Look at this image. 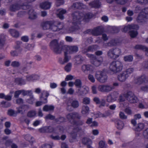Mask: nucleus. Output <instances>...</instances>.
I'll use <instances>...</instances> for the list:
<instances>
[{"label":"nucleus","mask_w":148,"mask_h":148,"mask_svg":"<svg viewBox=\"0 0 148 148\" xmlns=\"http://www.w3.org/2000/svg\"><path fill=\"white\" fill-rule=\"evenodd\" d=\"M80 116L79 114L76 112L71 113L68 114L66 115V118L70 122H73L74 126L73 132L71 133V135L73 138H75L76 137V133L79 131L80 128L78 125H82L83 123L82 121L77 123L74 121V119L76 118L79 119Z\"/></svg>","instance_id":"f257e3e1"},{"label":"nucleus","mask_w":148,"mask_h":148,"mask_svg":"<svg viewBox=\"0 0 148 148\" xmlns=\"http://www.w3.org/2000/svg\"><path fill=\"white\" fill-rule=\"evenodd\" d=\"M73 18V24L75 25V24H77L79 22L82 21L87 22L88 19L91 18L93 16V15L91 13L84 14L81 12L79 13L75 12L72 14Z\"/></svg>","instance_id":"f03ea898"},{"label":"nucleus","mask_w":148,"mask_h":148,"mask_svg":"<svg viewBox=\"0 0 148 148\" xmlns=\"http://www.w3.org/2000/svg\"><path fill=\"white\" fill-rule=\"evenodd\" d=\"M49 46L51 49L56 53H60L62 51V49L64 48V46L60 45L58 41L56 39L52 40L50 43Z\"/></svg>","instance_id":"7ed1b4c3"},{"label":"nucleus","mask_w":148,"mask_h":148,"mask_svg":"<svg viewBox=\"0 0 148 148\" xmlns=\"http://www.w3.org/2000/svg\"><path fill=\"white\" fill-rule=\"evenodd\" d=\"M95 76L97 80L101 83L106 82L108 79L107 73L104 70L97 71L95 73Z\"/></svg>","instance_id":"20e7f679"},{"label":"nucleus","mask_w":148,"mask_h":148,"mask_svg":"<svg viewBox=\"0 0 148 148\" xmlns=\"http://www.w3.org/2000/svg\"><path fill=\"white\" fill-rule=\"evenodd\" d=\"M122 63L119 61H113L110 63L109 66L110 70L112 72L116 73L121 71L123 69Z\"/></svg>","instance_id":"39448f33"},{"label":"nucleus","mask_w":148,"mask_h":148,"mask_svg":"<svg viewBox=\"0 0 148 148\" xmlns=\"http://www.w3.org/2000/svg\"><path fill=\"white\" fill-rule=\"evenodd\" d=\"M148 18V8L143 9L140 12L137 18L138 23H143L147 21Z\"/></svg>","instance_id":"423d86ee"},{"label":"nucleus","mask_w":148,"mask_h":148,"mask_svg":"<svg viewBox=\"0 0 148 148\" xmlns=\"http://www.w3.org/2000/svg\"><path fill=\"white\" fill-rule=\"evenodd\" d=\"M86 55L90 58L91 63L95 66H99L103 62V59L102 58H96L95 56L94 55L90 54L87 53Z\"/></svg>","instance_id":"0eeeda50"},{"label":"nucleus","mask_w":148,"mask_h":148,"mask_svg":"<svg viewBox=\"0 0 148 148\" xmlns=\"http://www.w3.org/2000/svg\"><path fill=\"white\" fill-rule=\"evenodd\" d=\"M121 53V50L118 48L110 49L108 52V55L111 58L115 59L118 58Z\"/></svg>","instance_id":"6e6552de"},{"label":"nucleus","mask_w":148,"mask_h":148,"mask_svg":"<svg viewBox=\"0 0 148 148\" xmlns=\"http://www.w3.org/2000/svg\"><path fill=\"white\" fill-rule=\"evenodd\" d=\"M113 89L112 86L108 84L100 85L98 87V90L101 92H108L111 91Z\"/></svg>","instance_id":"1a4fd4ad"},{"label":"nucleus","mask_w":148,"mask_h":148,"mask_svg":"<svg viewBox=\"0 0 148 148\" xmlns=\"http://www.w3.org/2000/svg\"><path fill=\"white\" fill-rule=\"evenodd\" d=\"M126 99L131 103H136L138 101L137 97L135 96L132 92L131 91L127 93Z\"/></svg>","instance_id":"9d476101"},{"label":"nucleus","mask_w":148,"mask_h":148,"mask_svg":"<svg viewBox=\"0 0 148 148\" xmlns=\"http://www.w3.org/2000/svg\"><path fill=\"white\" fill-rule=\"evenodd\" d=\"M82 71L84 73H86L87 71H89L90 73H92L95 70L94 66L90 64H84L82 66Z\"/></svg>","instance_id":"9b49d317"},{"label":"nucleus","mask_w":148,"mask_h":148,"mask_svg":"<svg viewBox=\"0 0 148 148\" xmlns=\"http://www.w3.org/2000/svg\"><path fill=\"white\" fill-rule=\"evenodd\" d=\"M27 7H28V6L26 4L22 6H20L18 4H15L11 5L10 9L11 11L15 12L19 10L20 9L25 10Z\"/></svg>","instance_id":"f8f14e48"},{"label":"nucleus","mask_w":148,"mask_h":148,"mask_svg":"<svg viewBox=\"0 0 148 148\" xmlns=\"http://www.w3.org/2000/svg\"><path fill=\"white\" fill-rule=\"evenodd\" d=\"M86 33L92 34L94 36L100 35L102 32V29L100 27H97L93 30L88 29L86 32Z\"/></svg>","instance_id":"ddd939ff"},{"label":"nucleus","mask_w":148,"mask_h":148,"mask_svg":"<svg viewBox=\"0 0 148 148\" xmlns=\"http://www.w3.org/2000/svg\"><path fill=\"white\" fill-rule=\"evenodd\" d=\"M64 48L66 49V52L69 54H73L77 52L78 50V47L77 46H65Z\"/></svg>","instance_id":"4468645a"},{"label":"nucleus","mask_w":148,"mask_h":148,"mask_svg":"<svg viewBox=\"0 0 148 148\" xmlns=\"http://www.w3.org/2000/svg\"><path fill=\"white\" fill-rule=\"evenodd\" d=\"M139 28V26L136 25L132 24L127 25L122 30L123 32H126L131 29L137 30Z\"/></svg>","instance_id":"2eb2a0df"},{"label":"nucleus","mask_w":148,"mask_h":148,"mask_svg":"<svg viewBox=\"0 0 148 148\" xmlns=\"http://www.w3.org/2000/svg\"><path fill=\"white\" fill-rule=\"evenodd\" d=\"M128 75L124 71L119 73L117 76L118 80L121 82H124L128 78Z\"/></svg>","instance_id":"dca6fc26"},{"label":"nucleus","mask_w":148,"mask_h":148,"mask_svg":"<svg viewBox=\"0 0 148 148\" xmlns=\"http://www.w3.org/2000/svg\"><path fill=\"white\" fill-rule=\"evenodd\" d=\"M135 48L136 49H140L144 51H145L146 55L147 56H148V47H147L145 46H143L141 45H137L135 46ZM146 64L147 65L145 66V67L148 68V62L146 63Z\"/></svg>","instance_id":"f3484780"},{"label":"nucleus","mask_w":148,"mask_h":148,"mask_svg":"<svg viewBox=\"0 0 148 148\" xmlns=\"http://www.w3.org/2000/svg\"><path fill=\"white\" fill-rule=\"evenodd\" d=\"M54 130V129L51 126H45L38 130L39 131L42 133L52 132Z\"/></svg>","instance_id":"a211bd4d"},{"label":"nucleus","mask_w":148,"mask_h":148,"mask_svg":"<svg viewBox=\"0 0 148 148\" xmlns=\"http://www.w3.org/2000/svg\"><path fill=\"white\" fill-rule=\"evenodd\" d=\"M89 88L86 86H83L78 89L77 92L79 95L85 94L87 93L89 91Z\"/></svg>","instance_id":"6ab92c4d"},{"label":"nucleus","mask_w":148,"mask_h":148,"mask_svg":"<svg viewBox=\"0 0 148 148\" xmlns=\"http://www.w3.org/2000/svg\"><path fill=\"white\" fill-rule=\"evenodd\" d=\"M83 61V57L80 55H78L75 56L74 61L75 62L74 64L77 66L82 62Z\"/></svg>","instance_id":"aec40b11"},{"label":"nucleus","mask_w":148,"mask_h":148,"mask_svg":"<svg viewBox=\"0 0 148 148\" xmlns=\"http://www.w3.org/2000/svg\"><path fill=\"white\" fill-rule=\"evenodd\" d=\"M146 77L145 75L137 78H135L134 80V83L138 85H139L145 82L146 80Z\"/></svg>","instance_id":"412c9836"},{"label":"nucleus","mask_w":148,"mask_h":148,"mask_svg":"<svg viewBox=\"0 0 148 148\" xmlns=\"http://www.w3.org/2000/svg\"><path fill=\"white\" fill-rule=\"evenodd\" d=\"M53 24V21H47L42 23L41 26L44 29H50L51 25Z\"/></svg>","instance_id":"4be33fe9"},{"label":"nucleus","mask_w":148,"mask_h":148,"mask_svg":"<svg viewBox=\"0 0 148 148\" xmlns=\"http://www.w3.org/2000/svg\"><path fill=\"white\" fill-rule=\"evenodd\" d=\"M67 104L68 106H70L74 108H78L79 105V102L77 100L72 99H70L68 101Z\"/></svg>","instance_id":"5701e85b"},{"label":"nucleus","mask_w":148,"mask_h":148,"mask_svg":"<svg viewBox=\"0 0 148 148\" xmlns=\"http://www.w3.org/2000/svg\"><path fill=\"white\" fill-rule=\"evenodd\" d=\"M28 18L31 20H34L37 17V15L36 13L35 12L32 8H30L28 11Z\"/></svg>","instance_id":"b1692460"},{"label":"nucleus","mask_w":148,"mask_h":148,"mask_svg":"<svg viewBox=\"0 0 148 148\" xmlns=\"http://www.w3.org/2000/svg\"><path fill=\"white\" fill-rule=\"evenodd\" d=\"M39 79V76L37 75H28L26 76V80L29 82L33 81Z\"/></svg>","instance_id":"393cba45"},{"label":"nucleus","mask_w":148,"mask_h":148,"mask_svg":"<svg viewBox=\"0 0 148 148\" xmlns=\"http://www.w3.org/2000/svg\"><path fill=\"white\" fill-rule=\"evenodd\" d=\"M53 24L51 25H52L50 29L52 31L54 32L56 31L61 29L62 28V27H60L59 26L61 24V23H59L58 25H57L58 24L57 22L53 21Z\"/></svg>","instance_id":"a878e982"},{"label":"nucleus","mask_w":148,"mask_h":148,"mask_svg":"<svg viewBox=\"0 0 148 148\" xmlns=\"http://www.w3.org/2000/svg\"><path fill=\"white\" fill-rule=\"evenodd\" d=\"M51 3L48 1H45L41 3L40 4V7L44 9H48L51 7Z\"/></svg>","instance_id":"bb28decb"},{"label":"nucleus","mask_w":148,"mask_h":148,"mask_svg":"<svg viewBox=\"0 0 148 148\" xmlns=\"http://www.w3.org/2000/svg\"><path fill=\"white\" fill-rule=\"evenodd\" d=\"M98 47L97 45H92L89 47L88 49H84L82 50V52L84 53H87L88 52H92L95 51L97 48Z\"/></svg>","instance_id":"cd10ccee"},{"label":"nucleus","mask_w":148,"mask_h":148,"mask_svg":"<svg viewBox=\"0 0 148 148\" xmlns=\"http://www.w3.org/2000/svg\"><path fill=\"white\" fill-rule=\"evenodd\" d=\"M49 95V93L47 91L45 90H43L42 92L41 93V95L40 96L41 100H42V99L44 98V96L46 97V98H44V101H43L44 103H46L47 102V98Z\"/></svg>","instance_id":"c85d7f7f"},{"label":"nucleus","mask_w":148,"mask_h":148,"mask_svg":"<svg viewBox=\"0 0 148 148\" xmlns=\"http://www.w3.org/2000/svg\"><path fill=\"white\" fill-rule=\"evenodd\" d=\"M115 125L119 130H121L124 127V125L123 122L120 120H117L115 122Z\"/></svg>","instance_id":"c756f323"},{"label":"nucleus","mask_w":148,"mask_h":148,"mask_svg":"<svg viewBox=\"0 0 148 148\" xmlns=\"http://www.w3.org/2000/svg\"><path fill=\"white\" fill-rule=\"evenodd\" d=\"M89 5L91 7L97 8L100 7L101 3L99 1L96 0L89 3Z\"/></svg>","instance_id":"7c9ffc66"},{"label":"nucleus","mask_w":148,"mask_h":148,"mask_svg":"<svg viewBox=\"0 0 148 148\" xmlns=\"http://www.w3.org/2000/svg\"><path fill=\"white\" fill-rule=\"evenodd\" d=\"M58 13L57 14V15L59 18L61 19H63L64 18L63 14L66 12V10L65 9H60L58 10Z\"/></svg>","instance_id":"2f4dec72"},{"label":"nucleus","mask_w":148,"mask_h":148,"mask_svg":"<svg viewBox=\"0 0 148 148\" xmlns=\"http://www.w3.org/2000/svg\"><path fill=\"white\" fill-rule=\"evenodd\" d=\"M72 7L73 8H86L85 5H84L82 3L79 2H76L73 3V5L72 6Z\"/></svg>","instance_id":"473e14b6"},{"label":"nucleus","mask_w":148,"mask_h":148,"mask_svg":"<svg viewBox=\"0 0 148 148\" xmlns=\"http://www.w3.org/2000/svg\"><path fill=\"white\" fill-rule=\"evenodd\" d=\"M89 110V108L87 106H83L82 108L81 112L83 115H87L88 113Z\"/></svg>","instance_id":"72a5a7b5"},{"label":"nucleus","mask_w":148,"mask_h":148,"mask_svg":"<svg viewBox=\"0 0 148 148\" xmlns=\"http://www.w3.org/2000/svg\"><path fill=\"white\" fill-rule=\"evenodd\" d=\"M54 108V106H53L47 105L44 106L43 108V110L46 112L53 111Z\"/></svg>","instance_id":"f704fd0d"},{"label":"nucleus","mask_w":148,"mask_h":148,"mask_svg":"<svg viewBox=\"0 0 148 148\" xmlns=\"http://www.w3.org/2000/svg\"><path fill=\"white\" fill-rule=\"evenodd\" d=\"M145 127V125L143 123H140L138 124L136 127L135 128V130L136 131L140 132Z\"/></svg>","instance_id":"c9c22d12"},{"label":"nucleus","mask_w":148,"mask_h":148,"mask_svg":"<svg viewBox=\"0 0 148 148\" xmlns=\"http://www.w3.org/2000/svg\"><path fill=\"white\" fill-rule=\"evenodd\" d=\"M10 32L11 35L14 37L17 38L19 36L18 32L14 29H10Z\"/></svg>","instance_id":"e433bc0d"},{"label":"nucleus","mask_w":148,"mask_h":148,"mask_svg":"<svg viewBox=\"0 0 148 148\" xmlns=\"http://www.w3.org/2000/svg\"><path fill=\"white\" fill-rule=\"evenodd\" d=\"M82 142L84 144L87 145H91L92 143L91 140L87 138H83L82 139Z\"/></svg>","instance_id":"4c0bfd02"},{"label":"nucleus","mask_w":148,"mask_h":148,"mask_svg":"<svg viewBox=\"0 0 148 148\" xmlns=\"http://www.w3.org/2000/svg\"><path fill=\"white\" fill-rule=\"evenodd\" d=\"M15 81L17 84L19 85H24L25 84V81L21 78H16Z\"/></svg>","instance_id":"58836bf2"},{"label":"nucleus","mask_w":148,"mask_h":148,"mask_svg":"<svg viewBox=\"0 0 148 148\" xmlns=\"http://www.w3.org/2000/svg\"><path fill=\"white\" fill-rule=\"evenodd\" d=\"M21 91L22 95L23 96L27 95H29L30 96L32 94V91L31 90H21Z\"/></svg>","instance_id":"ea45409f"},{"label":"nucleus","mask_w":148,"mask_h":148,"mask_svg":"<svg viewBox=\"0 0 148 148\" xmlns=\"http://www.w3.org/2000/svg\"><path fill=\"white\" fill-rule=\"evenodd\" d=\"M72 67V64L71 63H68L65 66L64 69L67 72L70 71L71 70Z\"/></svg>","instance_id":"a19ab883"},{"label":"nucleus","mask_w":148,"mask_h":148,"mask_svg":"<svg viewBox=\"0 0 148 148\" xmlns=\"http://www.w3.org/2000/svg\"><path fill=\"white\" fill-rule=\"evenodd\" d=\"M69 53H67L66 51L64 52V63L68 62L71 58V56H68L67 55Z\"/></svg>","instance_id":"79ce46f5"},{"label":"nucleus","mask_w":148,"mask_h":148,"mask_svg":"<svg viewBox=\"0 0 148 148\" xmlns=\"http://www.w3.org/2000/svg\"><path fill=\"white\" fill-rule=\"evenodd\" d=\"M8 115L11 116H15L16 115L17 112L15 111L14 110L10 109L8 111Z\"/></svg>","instance_id":"37998d69"},{"label":"nucleus","mask_w":148,"mask_h":148,"mask_svg":"<svg viewBox=\"0 0 148 148\" xmlns=\"http://www.w3.org/2000/svg\"><path fill=\"white\" fill-rule=\"evenodd\" d=\"M127 93L124 94H121L119 96V102L124 101L125 99H126Z\"/></svg>","instance_id":"c03bdc74"},{"label":"nucleus","mask_w":148,"mask_h":148,"mask_svg":"<svg viewBox=\"0 0 148 148\" xmlns=\"http://www.w3.org/2000/svg\"><path fill=\"white\" fill-rule=\"evenodd\" d=\"M106 100L108 102H111L115 101L114 99H113L111 94H109L108 95L106 98Z\"/></svg>","instance_id":"a18cd8bd"},{"label":"nucleus","mask_w":148,"mask_h":148,"mask_svg":"<svg viewBox=\"0 0 148 148\" xmlns=\"http://www.w3.org/2000/svg\"><path fill=\"white\" fill-rule=\"evenodd\" d=\"M138 34L136 30H131L129 33L131 37L133 38L136 37Z\"/></svg>","instance_id":"49530a36"},{"label":"nucleus","mask_w":148,"mask_h":148,"mask_svg":"<svg viewBox=\"0 0 148 148\" xmlns=\"http://www.w3.org/2000/svg\"><path fill=\"white\" fill-rule=\"evenodd\" d=\"M133 59V57L131 55L125 56L124 58V60L126 62H131Z\"/></svg>","instance_id":"de8ad7c7"},{"label":"nucleus","mask_w":148,"mask_h":148,"mask_svg":"<svg viewBox=\"0 0 148 148\" xmlns=\"http://www.w3.org/2000/svg\"><path fill=\"white\" fill-rule=\"evenodd\" d=\"M88 80L91 82L92 83L95 82V78L92 75L90 74L88 75Z\"/></svg>","instance_id":"09e8293b"},{"label":"nucleus","mask_w":148,"mask_h":148,"mask_svg":"<svg viewBox=\"0 0 148 148\" xmlns=\"http://www.w3.org/2000/svg\"><path fill=\"white\" fill-rule=\"evenodd\" d=\"M36 115V112L34 111H31L27 113V116L30 117L35 116Z\"/></svg>","instance_id":"8fccbe9b"},{"label":"nucleus","mask_w":148,"mask_h":148,"mask_svg":"<svg viewBox=\"0 0 148 148\" xmlns=\"http://www.w3.org/2000/svg\"><path fill=\"white\" fill-rule=\"evenodd\" d=\"M25 138V139L31 143H33L34 141V138L31 136L29 135H27Z\"/></svg>","instance_id":"3c124183"},{"label":"nucleus","mask_w":148,"mask_h":148,"mask_svg":"<svg viewBox=\"0 0 148 148\" xmlns=\"http://www.w3.org/2000/svg\"><path fill=\"white\" fill-rule=\"evenodd\" d=\"M75 85L79 89L82 86H81L82 83L80 80L79 79H77L75 80L74 83Z\"/></svg>","instance_id":"603ef678"},{"label":"nucleus","mask_w":148,"mask_h":148,"mask_svg":"<svg viewBox=\"0 0 148 148\" xmlns=\"http://www.w3.org/2000/svg\"><path fill=\"white\" fill-rule=\"evenodd\" d=\"M124 71L126 73L128 77L133 72L134 69L132 68H130L127 69L125 71Z\"/></svg>","instance_id":"864d4df0"},{"label":"nucleus","mask_w":148,"mask_h":148,"mask_svg":"<svg viewBox=\"0 0 148 148\" xmlns=\"http://www.w3.org/2000/svg\"><path fill=\"white\" fill-rule=\"evenodd\" d=\"M1 104L2 105V106L4 107H8L10 106L11 104L10 103L2 101L1 102Z\"/></svg>","instance_id":"5fc2aeb1"},{"label":"nucleus","mask_w":148,"mask_h":148,"mask_svg":"<svg viewBox=\"0 0 148 148\" xmlns=\"http://www.w3.org/2000/svg\"><path fill=\"white\" fill-rule=\"evenodd\" d=\"M138 107L140 108L144 109L147 108L148 106L145 103L141 102L139 103Z\"/></svg>","instance_id":"6e6d98bb"},{"label":"nucleus","mask_w":148,"mask_h":148,"mask_svg":"<svg viewBox=\"0 0 148 148\" xmlns=\"http://www.w3.org/2000/svg\"><path fill=\"white\" fill-rule=\"evenodd\" d=\"M99 148H106V146L105 144V142L101 140L100 141L99 143Z\"/></svg>","instance_id":"4d7b16f0"},{"label":"nucleus","mask_w":148,"mask_h":148,"mask_svg":"<svg viewBox=\"0 0 148 148\" xmlns=\"http://www.w3.org/2000/svg\"><path fill=\"white\" fill-rule=\"evenodd\" d=\"M34 101V97L33 95L32 94L30 96V98L27 99V103L30 104H32Z\"/></svg>","instance_id":"13d9d810"},{"label":"nucleus","mask_w":148,"mask_h":148,"mask_svg":"<svg viewBox=\"0 0 148 148\" xmlns=\"http://www.w3.org/2000/svg\"><path fill=\"white\" fill-rule=\"evenodd\" d=\"M90 102V100L89 98L87 97L84 98L83 99V103L86 104H88Z\"/></svg>","instance_id":"bf43d9fd"},{"label":"nucleus","mask_w":148,"mask_h":148,"mask_svg":"<svg viewBox=\"0 0 148 148\" xmlns=\"http://www.w3.org/2000/svg\"><path fill=\"white\" fill-rule=\"evenodd\" d=\"M107 1L109 3H111L114 1H115L117 3H121V4L124 3L125 2V1H120L119 0H107Z\"/></svg>","instance_id":"052dcab7"},{"label":"nucleus","mask_w":148,"mask_h":148,"mask_svg":"<svg viewBox=\"0 0 148 148\" xmlns=\"http://www.w3.org/2000/svg\"><path fill=\"white\" fill-rule=\"evenodd\" d=\"M63 0H57L56 3V5L57 6H59L63 4L64 3Z\"/></svg>","instance_id":"680f3d73"},{"label":"nucleus","mask_w":148,"mask_h":148,"mask_svg":"<svg viewBox=\"0 0 148 148\" xmlns=\"http://www.w3.org/2000/svg\"><path fill=\"white\" fill-rule=\"evenodd\" d=\"M20 65L19 62L17 61L12 62L11 64V65L14 67H17Z\"/></svg>","instance_id":"e2e57ef3"},{"label":"nucleus","mask_w":148,"mask_h":148,"mask_svg":"<svg viewBox=\"0 0 148 148\" xmlns=\"http://www.w3.org/2000/svg\"><path fill=\"white\" fill-rule=\"evenodd\" d=\"M119 116L122 119H125L127 118V116L125 115L124 113L121 112L119 113Z\"/></svg>","instance_id":"0e129e2a"},{"label":"nucleus","mask_w":148,"mask_h":148,"mask_svg":"<svg viewBox=\"0 0 148 148\" xmlns=\"http://www.w3.org/2000/svg\"><path fill=\"white\" fill-rule=\"evenodd\" d=\"M137 2L142 4H148V0H137Z\"/></svg>","instance_id":"69168bd1"},{"label":"nucleus","mask_w":148,"mask_h":148,"mask_svg":"<svg viewBox=\"0 0 148 148\" xmlns=\"http://www.w3.org/2000/svg\"><path fill=\"white\" fill-rule=\"evenodd\" d=\"M111 94L113 97V99H114V101H115L119 95L118 93L116 92H114L113 93H111Z\"/></svg>","instance_id":"338daca9"},{"label":"nucleus","mask_w":148,"mask_h":148,"mask_svg":"<svg viewBox=\"0 0 148 148\" xmlns=\"http://www.w3.org/2000/svg\"><path fill=\"white\" fill-rule=\"evenodd\" d=\"M143 135L145 138L148 139V128L144 131Z\"/></svg>","instance_id":"774afa93"}]
</instances>
